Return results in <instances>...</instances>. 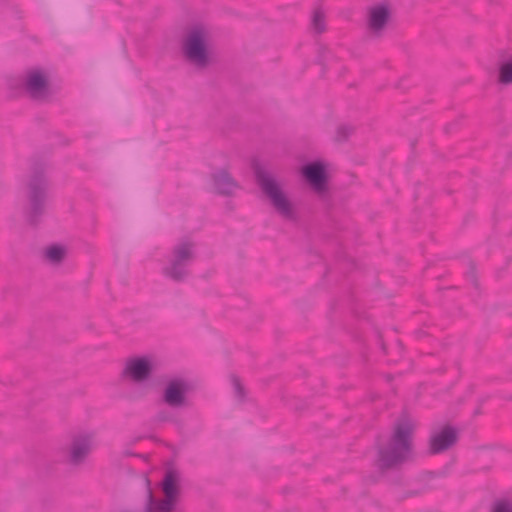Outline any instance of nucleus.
<instances>
[{
    "label": "nucleus",
    "instance_id": "1",
    "mask_svg": "<svg viewBox=\"0 0 512 512\" xmlns=\"http://www.w3.org/2000/svg\"><path fill=\"white\" fill-rule=\"evenodd\" d=\"M257 181L274 209L283 217L294 214V206L276 180L259 166L255 167Z\"/></svg>",
    "mask_w": 512,
    "mask_h": 512
},
{
    "label": "nucleus",
    "instance_id": "4",
    "mask_svg": "<svg viewBox=\"0 0 512 512\" xmlns=\"http://www.w3.org/2000/svg\"><path fill=\"white\" fill-rule=\"evenodd\" d=\"M413 427V423L407 419L397 425L391 449L382 458L383 465L396 463L407 456L411 447Z\"/></svg>",
    "mask_w": 512,
    "mask_h": 512
},
{
    "label": "nucleus",
    "instance_id": "6",
    "mask_svg": "<svg viewBox=\"0 0 512 512\" xmlns=\"http://www.w3.org/2000/svg\"><path fill=\"white\" fill-rule=\"evenodd\" d=\"M301 173L314 191H324L328 178L327 165L325 163L320 161L308 163L301 168Z\"/></svg>",
    "mask_w": 512,
    "mask_h": 512
},
{
    "label": "nucleus",
    "instance_id": "5",
    "mask_svg": "<svg viewBox=\"0 0 512 512\" xmlns=\"http://www.w3.org/2000/svg\"><path fill=\"white\" fill-rule=\"evenodd\" d=\"M157 365V360L153 356L132 357L125 362L122 376L127 381L141 383L150 377Z\"/></svg>",
    "mask_w": 512,
    "mask_h": 512
},
{
    "label": "nucleus",
    "instance_id": "2",
    "mask_svg": "<svg viewBox=\"0 0 512 512\" xmlns=\"http://www.w3.org/2000/svg\"><path fill=\"white\" fill-rule=\"evenodd\" d=\"M179 481L180 476L176 470H167L161 484L164 498L158 500L149 492V500L143 512H171L179 492Z\"/></svg>",
    "mask_w": 512,
    "mask_h": 512
},
{
    "label": "nucleus",
    "instance_id": "9",
    "mask_svg": "<svg viewBox=\"0 0 512 512\" xmlns=\"http://www.w3.org/2000/svg\"><path fill=\"white\" fill-rule=\"evenodd\" d=\"M457 440L454 429L445 427L431 438V450L435 453L442 452L451 447Z\"/></svg>",
    "mask_w": 512,
    "mask_h": 512
},
{
    "label": "nucleus",
    "instance_id": "10",
    "mask_svg": "<svg viewBox=\"0 0 512 512\" xmlns=\"http://www.w3.org/2000/svg\"><path fill=\"white\" fill-rule=\"evenodd\" d=\"M47 79L43 72L33 70L27 73L25 89L33 97L41 96L46 89Z\"/></svg>",
    "mask_w": 512,
    "mask_h": 512
},
{
    "label": "nucleus",
    "instance_id": "11",
    "mask_svg": "<svg viewBox=\"0 0 512 512\" xmlns=\"http://www.w3.org/2000/svg\"><path fill=\"white\" fill-rule=\"evenodd\" d=\"M186 385L182 381H171L165 390V401L172 406H179L184 403Z\"/></svg>",
    "mask_w": 512,
    "mask_h": 512
},
{
    "label": "nucleus",
    "instance_id": "7",
    "mask_svg": "<svg viewBox=\"0 0 512 512\" xmlns=\"http://www.w3.org/2000/svg\"><path fill=\"white\" fill-rule=\"evenodd\" d=\"M193 252L190 244L178 246L174 252L172 263L166 268V274L175 280H181L187 274L186 265L192 259Z\"/></svg>",
    "mask_w": 512,
    "mask_h": 512
},
{
    "label": "nucleus",
    "instance_id": "17",
    "mask_svg": "<svg viewBox=\"0 0 512 512\" xmlns=\"http://www.w3.org/2000/svg\"><path fill=\"white\" fill-rule=\"evenodd\" d=\"M318 20H319L318 19V15H316L315 18H314L315 25H317Z\"/></svg>",
    "mask_w": 512,
    "mask_h": 512
},
{
    "label": "nucleus",
    "instance_id": "13",
    "mask_svg": "<svg viewBox=\"0 0 512 512\" xmlns=\"http://www.w3.org/2000/svg\"><path fill=\"white\" fill-rule=\"evenodd\" d=\"M213 181H214V188L219 193L229 194V193H232L234 191V189L236 188V184L234 183V181L225 172H221L220 174L215 176Z\"/></svg>",
    "mask_w": 512,
    "mask_h": 512
},
{
    "label": "nucleus",
    "instance_id": "3",
    "mask_svg": "<svg viewBox=\"0 0 512 512\" xmlns=\"http://www.w3.org/2000/svg\"><path fill=\"white\" fill-rule=\"evenodd\" d=\"M184 53L195 65L202 66L210 59L208 33L203 27L191 29L184 42Z\"/></svg>",
    "mask_w": 512,
    "mask_h": 512
},
{
    "label": "nucleus",
    "instance_id": "8",
    "mask_svg": "<svg viewBox=\"0 0 512 512\" xmlns=\"http://www.w3.org/2000/svg\"><path fill=\"white\" fill-rule=\"evenodd\" d=\"M94 448L93 438L90 436L75 439L69 451L70 461L73 463L82 462Z\"/></svg>",
    "mask_w": 512,
    "mask_h": 512
},
{
    "label": "nucleus",
    "instance_id": "16",
    "mask_svg": "<svg viewBox=\"0 0 512 512\" xmlns=\"http://www.w3.org/2000/svg\"><path fill=\"white\" fill-rule=\"evenodd\" d=\"M492 512H512V505L506 502H499L495 504Z\"/></svg>",
    "mask_w": 512,
    "mask_h": 512
},
{
    "label": "nucleus",
    "instance_id": "15",
    "mask_svg": "<svg viewBox=\"0 0 512 512\" xmlns=\"http://www.w3.org/2000/svg\"><path fill=\"white\" fill-rule=\"evenodd\" d=\"M499 80L502 83L508 84L512 82V59L505 62L501 68L499 73Z\"/></svg>",
    "mask_w": 512,
    "mask_h": 512
},
{
    "label": "nucleus",
    "instance_id": "12",
    "mask_svg": "<svg viewBox=\"0 0 512 512\" xmlns=\"http://www.w3.org/2000/svg\"><path fill=\"white\" fill-rule=\"evenodd\" d=\"M390 16L389 9L384 5H377L370 11L369 25L370 28L378 31L388 22Z\"/></svg>",
    "mask_w": 512,
    "mask_h": 512
},
{
    "label": "nucleus",
    "instance_id": "14",
    "mask_svg": "<svg viewBox=\"0 0 512 512\" xmlns=\"http://www.w3.org/2000/svg\"><path fill=\"white\" fill-rule=\"evenodd\" d=\"M65 255V248L59 245L50 246L45 251L46 259L53 264L59 263L65 257Z\"/></svg>",
    "mask_w": 512,
    "mask_h": 512
}]
</instances>
